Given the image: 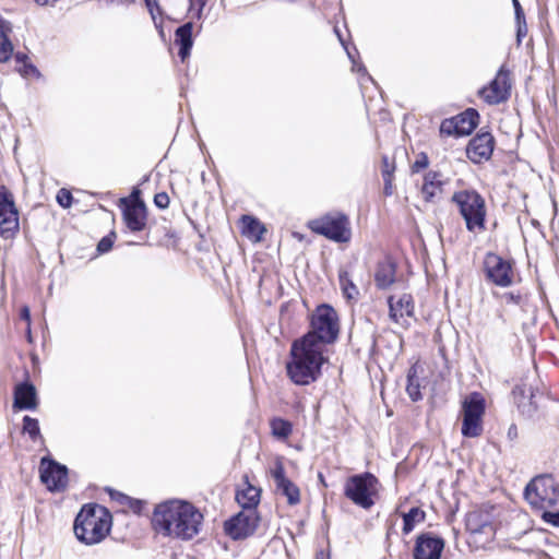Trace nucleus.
I'll list each match as a JSON object with an SVG mask.
<instances>
[{"instance_id": "47", "label": "nucleus", "mask_w": 559, "mask_h": 559, "mask_svg": "<svg viewBox=\"0 0 559 559\" xmlns=\"http://www.w3.org/2000/svg\"><path fill=\"white\" fill-rule=\"evenodd\" d=\"M507 437L510 441H514L519 437V430L515 424L510 425L507 431Z\"/></svg>"}, {"instance_id": "10", "label": "nucleus", "mask_w": 559, "mask_h": 559, "mask_svg": "<svg viewBox=\"0 0 559 559\" xmlns=\"http://www.w3.org/2000/svg\"><path fill=\"white\" fill-rule=\"evenodd\" d=\"M514 402L520 413L526 418H534L544 406L547 396L527 383L516 384L512 390Z\"/></svg>"}, {"instance_id": "6", "label": "nucleus", "mask_w": 559, "mask_h": 559, "mask_svg": "<svg viewBox=\"0 0 559 559\" xmlns=\"http://www.w3.org/2000/svg\"><path fill=\"white\" fill-rule=\"evenodd\" d=\"M524 498L533 509H550L559 501V483L549 474L535 476L525 486Z\"/></svg>"}, {"instance_id": "54", "label": "nucleus", "mask_w": 559, "mask_h": 559, "mask_svg": "<svg viewBox=\"0 0 559 559\" xmlns=\"http://www.w3.org/2000/svg\"><path fill=\"white\" fill-rule=\"evenodd\" d=\"M36 3L40 4V5H46L50 2H56L57 0H35Z\"/></svg>"}, {"instance_id": "41", "label": "nucleus", "mask_w": 559, "mask_h": 559, "mask_svg": "<svg viewBox=\"0 0 559 559\" xmlns=\"http://www.w3.org/2000/svg\"><path fill=\"white\" fill-rule=\"evenodd\" d=\"M155 205L159 209H166L169 205V197L165 192L157 193L154 198Z\"/></svg>"}, {"instance_id": "40", "label": "nucleus", "mask_w": 559, "mask_h": 559, "mask_svg": "<svg viewBox=\"0 0 559 559\" xmlns=\"http://www.w3.org/2000/svg\"><path fill=\"white\" fill-rule=\"evenodd\" d=\"M542 519L554 525V526H558L559 527V511L558 512H550L547 510H542Z\"/></svg>"}, {"instance_id": "56", "label": "nucleus", "mask_w": 559, "mask_h": 559, "mask_svg": "<svg viewBox=\"0 0 559 559\" xmlns=\"http://www.w3.org/2000/svg\"><path fill=\"white\" fill-rule=\"evenodd\" d=\"M26 336H27L28 341L32 342L31 325H28V324H27V329H26Z\"/></svg>"}, {"instance_id": "36", "label": "nucleus", "mask_w": 559, "mask_h": 559, "mask_svg": "<svg viewBox=\"0 0 559 559\" xmlns=\"http://www.w3.org/2000/svg\"><path fill=\"white\" fill-rule=\"evenodd\" d=\"M342 290L347 300H356L359 295V290L354 282H342Z\"/></svg>"}, {"instance_id": "51", "label": "nucleus", "mask_w": 559, "mask_h": 559, "mask_svg": "<svg viewBox=\"0 0 559 559\" xmlns=\"http://www.w3.org/2000/svg\"><path fill=\"white\" fill-rule=\"evenodd\" d=\"M27 59L28 58H27V56L25 53H22V52L15 53L16 62L22 63V66L24 64V62H28Z\"/></svg>"}, {"instance_id": "15", "label": "nucleus", "mask_w": 559, "mask_h": 559, "mask_svg": "<svg viewBox=\"0 0 559 559\" xmlns=\"http://www.w3.org/2000/svg\"><path fill=\"white\" fill-rule=\"evenodd\" d=\"M444 548L443 538L431 532L417 536L413 557L414 559H440Z\"/></svg>"}, {"instance_id": "33", "label": "nucleus", "mask_w": 559, "mask_h": 559, "mask_svg": "<svg viewBox=\"0 0 559 559\" xmlns=\"http://www.w3.org/2000/svg\"><path fill=\"white\" fill-rule=\"evenodd\" d=\"M440 134L447 136H463L457 127L455 117L444 119L440 124Z\"/></svg>"}, {"instance_id": "50", "label": "nucleus", "mask_w": 559, "mask_h": 559, "mask_svg": "<svg viewBox=\"0 0 559 559\" xmlns=\"http://www.w3.org/2000/svg\"><path fill=\"white\" fill-rule=\"evenodd\" d=\"M21 319L26 321L28 325H31V310L28 306H23L21 309Z\"/></svg>"}, {"instance_id": "44", "label": "nucleus", "mask_w": 559, "mask_h": 559, "mask_svg": "<svg viewBox=\"0 0 559 559\" xmlns=\"http://www.w3.org/2000/svg\"><path fill=\"white\" fill-rule=\"evenodd\" d=\"M516 22H518L516 39H518V43L520 44L522 38L524 36H526V34H527V27H526L525 19H520V21H516Z\"/></svg>"}, {"instance_id": "14", "label": "nucleus", "mask_w": 559, "mask_h": 559, "mask_svg": "<svg viewBox=\"0 0 559 559\" xmlns=\"http://www.w3.org/2000/svg\"><path fill=\"white\" fill-rule=\"evenodd\" d=\"M19 229V214L12 195L0 187V235L11 238Z\"/></svg>"}, {"instance_id": "52", "label": "nucleus", "mask_w": 559, "mask_h": 559, "mask_svg": "<svg viewBox=\"0 0 559 559\" xmlns=\"http://www.w3.org/2000/svg\"><path fill=\"white\" fill-rule=\"evenodd\" d=\"M392 282H384V281H381V282H378V287L380 289H385L388 288V286L391 284Z\"/></svg>"}, {"instance_id": "46", "label": "nucleus", "mask_w": 559, "mask_h": 559, "mask_svg": "<svg viewBox=\"0 0 559 559\" xmlns=\"http://www.w3.org/2000/svg\"><path fill=\"white\" fill-rule=\"evenodd\" d=\"M382 177H384L386 170H390L391 177H393L394 164L390 162L388 156L382 157Z\"/></svg>"}, {"instance_id": "48", "label": "nucleus", "mask_w": 559, "mask_h": 559, "mask_svg": "<svg viewBox=\"0 0 559 559\" xmlns=\"http://www.w3.org/2000/svg\"><path fill=\"white\" fill-rule=\"evenodd\" d=\"M427 165H428V159H427V157L424 155L420 159H417V160L414 163V165H413V170H414V171H417V170H419V169H421V168L427 167Z\"/></svg>"}, {"instance_id": "55", "label": "nucleus", "mask_w": 559, "mask_h": 559, "mask_svg": "<svg viewBox=\"0 0 559 559\" xmlns=\"http://www.w3.org/2000/svg\"><path fill=\"white\" fill-rule=\"evenodd\" d=\"M493 283L501 287H508L512 282L503 281V282H493Z\"/></svg>"}, {"instance_id": "53", "label": "nucleus", "mask_w": 559, "mask_h": 559, "mask_svg": "<svg viewBox=\"0 0 559 559\" xmlns=\"http://www.w3.org/2000/svg\"><path fill=\"white\" fill-rule=\"evenodd\" d=\"M141 504H142V502H141V501H139V500H136V501L134 502V506L132 504V508H133L134 512H140V510H141Z\"/></svg>"}, {"instance_id": "57", "label": "nucleus", "mask_w": 559, "mask_h": 559, "mask_svg": "<svg viewBox=\"0 0 559 559\" xmlns=\"http://www.w3.org/2000/svg\"><path fill=\"white\" fill-rule=\"evenodd\" d=\"M336 33H338V32L336 31ZM337 36H338V38H340V41H341V43H342V45L344 46L343 38L341 37V35H340V34H337Z\"/></svg>"}, {"instance_id": "9", "label": "nucleus", "mask_w": 559, "mask_h": 559, "mask_svg": "<svg viewBox=\"0 0 559 559\" xmlns=\"http://www.w3.org/2000/svg\"><path fill=\"white\" fill-rule=\"evenodd\" d=\"M486 401L479 392H472L462 402V435L466 438H477L483 433V416Z\"/></svg>"}, {"instance_id": "11", "label": "nucleus", "mask_w": 559, "mask_h": 559, "mask_svg": "<svg viewBox=\"0 0 559 559\" xmlns=\"http://www.w3.org/2000/svg\"><path fill=\"white\" fill-rule=\"evenodd\" d=\"M512 82L510 71L502 66L497 72L495 79L479 90L478 95L488 105H498L509 99L511 95Z\"/></svg>"}, {"instance_id": "17", "label": "nucleus", "mask_w": 559, "mask_h": 559, "mask_svg": "<svg viewBox=\"0 0 559 559\" xmlns=\"http://www.w3.org/2000/svg\"><path fill=\"white\" fill-rule=\"evenodd\" d=\"M389 316L392 321L400 323L401 319L414 316V299L411 294L391 295L388 298Z\"/></svg>"}, {"instance_id": "8", "label": "nucleus", "mask_w": 559, "mask_h": 559, "mask_svg": "<svg viewBox=\"0 0 559 559\" xmlns=\"http://www.w3.org/2000/svg\"><path fill=\"white\" fill-rule=\"evenodd\" d=\"M308 227L316 234L322 235L336 242H347L350 239V224L348 217L338 212L328 213L308 223Z\"/></svg>"}, {"instance_id": "49", "label": "nucleus", "mask_w": 559, "mask_h": 559, "mask_svg": "<svg viewBox=\"0 0 559 559\" xmlns=\"http://www.w3.org/2000/svg\"><path fill=\"white\" fill-rule=\"evenodd\" d=\"M512 1H513V5H514L516 21H520V19H525L524 12L522 10L520 2L518 0H512Z\"/></svg>"}, {"instance_id": "29", "label": "nucleus", "mask_w": 559, "mask_h": 559, "mask_svg": "<svg viewBox=\"0 0 559 559\" xmlns=\"http://www.w3.org/2000/svg\"><path fill=\"white\" fill-rule=\"evenodd\" d=\"M276 490L286 497L289 506H296L300 502V490L290 479L278 484Z\"/></svg>"}, {"instance_id": "22", "label": "nucleus", "mask_w": 559, "mask_h": 559, "mask_svg": "<svg viewBox=\"0 0 559 559\" xmlns=\"http://www.w3.org/2000/svg\"><path fill=\"white\" fill-rule=\"evenodd\" d=\"M193 24L188 22L179 26L175 32V43L180 46L179 57L185 61L190 56L193 46L192 39Z\"/></svg>"}, {"instance_id": "26", "label": "nucleus", "mask_w": 559, "mask_h": 559, "mask_svg": "<svg viewBox=\"0 0 559 559\" xmlns=\"http://www.w3.org/2000/svg\"><path fill=\"white\" fill-rule=\"evenodd\" d=\"M240 222L243 236L253 241H260L262 239L265 228L257 218L250 215H243Z\"/></svg>"}, {"instance_id": "28", "label": "nucleus", "mask_w": 559, "mask_h": 559, "mask_svg": "<svg viewBox=\"0 0 559 559\" xmlns=\"http://www.w3.org/2000/svg\"><path fill=\"white\" fill-rule=\"evenodd\" d=\"M425 511L421 509L414 507L407 513L403 514V533L405 535L409 534L416 523H420L425 521Z\"/></svg>"}, {"instance_id": "42", "label": "nucleus", "mask_w": 559, "mask_h": 559, "mask_svg": "<svg viewBox=\"0 0 559 559\" xmlns=\"http://www.w3.org/2000/svg\"><path fill=\"white\" fill-rule=\"evenodd\" d=\"M392 180H393V177H391L390 170H386L384 174V177H383V181H384L383 192L388 197L392 195V193H393Z\"/></svg>"}, {"instance_id": "21", "label": "nucleus", "mask_w": 559, "mask_h": 559, "mask_svg": "<svg viewBox=\"0 0 559 559\" xmlns=\"http://www.w3.org/2000/svg\"><path fill=\"white\" fill-rule=\"evenodd\" d=\"M13 406L19 409H35L37 395L35 386L29 382H23L14 389Z\"/></svg>"}, {"instance_id": "2", "label": "nucleus", "mask_w": 559, "mask_h": 559, "mask_svg": "<svg viewBox=\"0 0 559 559\" xmlns=\"http://www.w3.org/2000/svg\"><path fill=\"white\" fill-rule=\"evenodd\" d=\"M324 349L304 338L294 341L290 359L286 364L287 376L297 385H309L321 376V369L328 358Z\"/></svg>"}, {"instance_id": "7", "label": "nucleus", "mask_w": 559, "mask_h": 559, "mask_svg": "<svg viewBox=\"0 0 559 559\" xmlns=\"http://www.w3.org/2000/svg\"><path fill=\"white\" fill-rule=\"evenodd\" d=\"M379 479L371 473L365 472L349 476L344 485V496L354 504L369 510L374 504L379 492Z\"/></svg>"}, {"instance_id": "19", "label": "nucleus", "mask_w": 559, "mask_h": 559, "mask_svg": "<svg viewBox=\"0 0 559 559\" xmlns=\"http://www.w3.org/2000/svg\"><path fill=\"white\" fill-rule=\"evenodd\" d=\"M448 179L439 171H428L424 177L421 193L427 202H433L443 193Z\"/></svg>"}, {"instance_id": "1", "label": "nucleus", "mask_w": 559, "mask_h": 559, "mask_svg": "<svg viewBox=\"0 0 559 559\" xmlns=\"http://www.w3.org/2000/svg\"><path fill=\"white\" fill-rule=\"evenodd\" d=\"M203 515L190 502L167 500L158 503L152 515V526L158 534L188 540L198 535Z\"/></svg>"}, {"instance_id": "20", "label": "nucleus", "mask_w": 559, "mask_h": 559, "mask_svg": "<svg viewBox=\"0 0 559 559\" xmlns=\"http://www.w3.org/2000/svg\"><path fill=\"white\" fill-rule=\"evenodd\" d=\"M123 218L127 227L132 231H141L146 226V207L142 201L126 206Z\"/></svg>"}, {"instance_id": "31", "label": "nucleus", "mask_w": 559, "mask_h": 559, "mask_svg": "<svg viewBox=\"0 0 559 559\" xmlns=\"http://www.w3.org/2000/svg\"><path fill=\"white\" fill-rule=\"evenodd\" d=\"M272 433L277 438H287L293 430L292 424L282 418H275L271 421Z\"/></svg>"}, {"instance_id": "23", "label": "nucleus", "mask_w": 559, "mask_h": 559, "mask_svg": "<svg viewBox=\"0 0 559 559\" xmlns=\"http://www.w3.org/2000/svg\"><path fill=\"white\" fill-rule=\"evenodd\" d=\"M236 500L243 509L242 511H257L255 508L260 501V489L248 485L246 489L236 493Z\"/></svg>"}, {"instance_id": "12", "label": "nucleus", "mask_w": 559, "mask_h": 559, "mask_svg": "<svg viewBox=\"0 0 559 559\" xmlns=\"http://www.w3.org/2000/svg\"><path fill=\"white\" fill-rule=\"evenodd\" d=\"M40 480L49 491L61 492L68 486V468L49 457L40 461Z\"/></svg>"}, {"instance_id": "13", "label": "nucleus", "mask_w": 559, "mask_h": 559, "mask_svg": "<svg viewBox=\"0 0 559 559\" xmlns=\"http://www.w3.org/2000/svg\"><path fill=\"white\" fill-rule=\"evenodd\" d=\"M259 521L257 511H241L225 522L224 530L233 539H243L255 532Z\"/></svg>"}, {"instance_id": "34", "label": "nucleus", "mask_w": 559, "mask_h": 559, "mask_svg": "<svg viewBox=\"0 0 559 559\" xmlns=\"http://www.w3.org/2000/svg\"><path fill=\"white\" fill-rule=\"evenodd\" d=\"M13 53V45L9 37L0 35V63L8 62Z\"/></svg>"}, {"instance_id": "16", "label": "nucleus", "mask_w": 559, "mask_h": 559, "mask_svg": "<svg viewBox=\"0 0 559 559\" xmlns=\"http://www.w3.org/2000/svg\"><path fill=\"white\" fill-rule=\"evenodd\" d=\"M495 139L489 132L476 134L468 143L466 153L473 163L488 160L493 152Z\"/></svg>"}, {"instance_id": "5", "label": "nucleus", "mask_w": 559, "mask_h": 559, "mask_svg": "<svg viewBox=\"0 0 559 559\" xmlns=\"http://www.w3.org/2000/svg\"><path fill=\"white\" fill-rule=\"evenodd\" d=\"M451 202L457 209L469 233L477 234L485 230L487 209L485 199L479 192L474 189L455 191Z\"/></svg>"}, {"instance_id": "24", "label": "nucleus", "mask_w": 559, "mask_h": 559, "mask_svg": "<svg viewBox=\"0 0 559 559\" xmlns=\"http://www.w3.org/2000/svg\"><path fill=\"white\" fill-rule=\"evenodd\" d=\"M466 528L472 534L492 533V524L480 512H469L466 516Z\"/></svg>"}, {"instance_id": "45", "label": "nucleus", "mask_w": 559, "mask_h": 559, "mask_svg": "<svg viewBox=\"0 0 559 559\" xmlns=\"http://www.w3.org/2000/svg\"><path fill=\"white\" fill-rule=\"evenodd\" d=\"M503 299H506L507 302H514L519 304L521 301L522 296L520 294H514L512 292L503 293L501 295Z\"/></svg>"}, {"instance_id": "38", "label": "nucleus", "mask_w": 559, "mask_h": 559, "mask_svg": "<svg viewBox=\"0 0 559 559\" xmlns=\"http://www.w3.org/2000/svg\"><path fill=\"white\" fill-rule=\"evenodd\" d=\"M19 72L22 76H35L36 79L41 78V73L39 70L31 62H24V64L19 69Z\"/></svg>"}, {"instance_id": "39", "label": "nucleus", "mask_w": 559, "mask_h": 559, "mask_svg": "<svg viewBox=\"0 0 559 559\" xmlns=\"http://www.w3.org/2000/svg\"><path fill=\"white\" fill-rule=\"evenodd\" d=\"M73 197L71 192L64 188L60 189L57 193V202L63 209H68L72 204Z\"/></svg>"}, {"instance_id": "30", "label": "nucleus", "mask_w": 559, "mask_h": 559, "mask_svg": "<svg viewBox=\"0 0 559 559\" xmlns=\"http://www.w3.org/2000/svg\"><path fill=\"white\" fill-rule=\"evenodd\" d=\"M406 391L412 401L416 402L423 399L420 393L419 378L417 377L416 367H412L407 373Z\"/></svg>"}, {"instance_id": "25", "label": "nucleus", "mask_w": 559, "mask_h": 559, "mask_svg": "<svg viewBox=\"0 0 559 559\" xmlns=\"http://www.w3.org/2000/svg\"><path fill=\"white\" fill-rule=\"evenodd\" d=\"M459 131L462 135L471 134L478 124L479 114L476 109L468 108L455 116Z\"/></svg>"}, {"instance_id": "43", "label": "nucleus", "mask_w": 559, "mask_h": 559, "mask_svg": "<svg viewBox=\"0 0 559 559\" xmlns=\"http://www.w3.org/2000/svg\"><path fill=\"white\" fill-rule=\"evenodd\" d=\"M13 27L11 22L7 21L5 19H0V35H3L4 37H9L12 33Z\"/></svg>"}, {"instance_id": "32", "label": "nucleus", "mask_w": 559, "mask_h": 559, "mask_svg": "<svg viewBox=\"0 0 559 559\" xmlns=\"http://www.w3.org/2000/svg\"><path fill=\"white\" fill-rule=\"evenodd\" d=\"M23 432L27 433L29 438L35 441L38 437H40L38 420L27 415L24 416Z\"/></svg>"}, {"instance_id": "18", "label": "nucleus", "mask_w": 559, "mask_h": 559, "mask_svg": "<svg viewBox=\"0 0 559 559\" xmlns=\"http://www.w3.org/2000/svg\"><path fill=\"white\" fill-rule=\"evenodd\" d=\"M511 264L496 253H487L484 259V271L488 280H511Z\"/></svg>"}, {"instance_id": "27", "label": "nucleus", "mask_w": 559, "mask_h": 559, "mask_svg": "<svg viewBox=\"0 0 559 559\" xmlns=\"http://www.w3.org/2000/svg\"><path fill=\"white\" fill-rule=\"evenodd\" d=\"M395 267L396 265L392 257L383 255L377 263L374 280H394Z\"/></svg>"}, {"instance_id": "4", "label": "nucleus", "mask_w": 559, "mask_h": 559, "mask_svg": "<svg viewBox=\"0 0 559 559\" xmlns=\"http://www.w3.org/2000/svg\"><path fill=\"white\" fill-rule=\"evenodd\" d=\"M340 320L334 308L328 304L318 306L310 317V330L301 338L323 348L336 342Z\"/></svg>"}, {"instance_id": "37", "label": "nucleus", "mask_w": 559, "mask_h": 559, "mask_svg": "<svg viewBox=\"0 0 559 559\" xmlns=\"http://www.w3.org/2000/svg\"><path fill=\"white\" fill-rule=\"evenodd\" d=\"M272 474V477L275 481V485L277 486L278 484H282V483H285L286 480H288V478L286 477L285 475V468H284V465L282 464V462L277 461L275 463V466L274 468L272 469L271 472Z\"/></svg>"}, {"instance_id": "3", "label": "nucleus", "mask_w": 559, "mask_h": 559, "mask_svg": "<svg viewBox=\"0 0 559 559\" xmlns=\"http://www.w3.org/2000/svg\"><path fill=\"white\" fill-rule=\"evenodd\" d=\"M111 527V515L98 504L84 506L74 521V534L86 545L102 542Z\"/></svg>"}, {"instance_id": "35", "label": "nucleus", "mask_w": 559, "mask_h": 559, "mask_svg": "<svg viewBox=\"0 0 559 559\" xmlns=\"http://www.w3.org/2000/svg\"><path fill=\"white\" fill-rule=\"evenodd\" d=\"M116 240V233L110 231L108 235L103 237L97 243V252L100 254L107 253L111 250Z\"/></svg>"}]
</instances>
